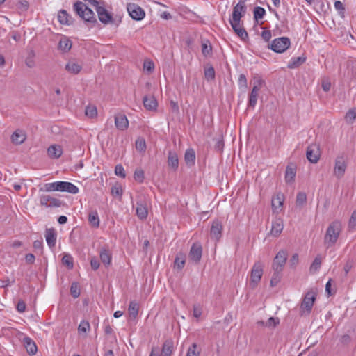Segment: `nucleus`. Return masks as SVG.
<instances>
[{"instance_id": "45", "label": "nucleus", "mask_w": 356, "mask_h": 356, "mask_svg": "<svg viewBox=\"0 0 356 356\" xmlns=\"http://www.w3.org/2000/svg\"><path fill=\"white\" fill-rule=\"evenodd\" d=\"M215 74V70L212 66L204 70V76L207 81L214 80Z\"/></svg>"}, {"instance_id": "60", "label": "nucleus", "mask_w": 356, "mask_h": 356, "mask_svg": "<svg viewBox=\"0 0 356 356\" xmlns=\"http://www.w3.org/2000/svg\"><path fill=\"white\" fill-rule=\"evenodd\" d=\"M348 226L350 229H356V211H354L352 213L351 217L349 220Z\"/></svg>"}, {"instance_id": "53", "label": "nucleus", "mask_w": 356, "mask_h": 356, "mask_svg": "<svg viewBox=\"0 0 356 356\" xmlns=\"http://www.w3.org/2000/svg\"><path fill=\"white\" fill-rule=\"evenodd\" d=\"M90 329V323L87 321H81L78 330L80 332L86 333Z\"/></svg>"}, {"instance_id": "17", "label": "nucleus", "mask_w": 356, "mask_h": 356, "mask_svg": "<svg viewBox=\"0 0 356 356\" xmlns=\"http://www.w3.org/2000/svg\"><path fill=\"white\" fill-rule=\"evenodd\" d=\"M231 26L234 32L243 41L248 38V34L244 28L240 26V22H230Z\"/></svg>"}, {"instance_id": "22", "label": "nucleus", "mask_w": 356, "mask_h": 356, "mask_svg": "<svg viewBox=\"0 0 356 356\" xmlns=\"http://www.w3.org/2000/svg\"><path fill=\"white\" fill-rule=\"evenodd\" d=\"M26 138V135L25 132L20 129L16 130L11 136V140L15 145L23 143Z\"/></svg>"}, {"instance_id": "9", "label": "nucleus", "mask_w": 356, "mask_h": 356, "mask_svg": "<svg viewBox=\"0 0 356 356\" xmlns=\"http://www.w3.org/2000/svg\"><path fill=\"white\" fill-rule=\"evenodd\" d=\"M287 257L286 251L283 250L279 251L273 259L272 268H276V270H283L287 260Z\"/></svg>"}, {"instance_id": "3", "label": "nucleus", "mask_w": 356, "mask_h": 356, "mask_svg": "<svg viewBox=\"0 0 356 356\" xmlns=\"http://www.w3.org/2000/svg\"><path fill=\"white\" fill-rule=\"evenodd\" d=\"M348 165V156L345 153L338 154L335 159L334 175L337 179L342 178Z\"/></svg>"}, {"instance_id": "64", "label": "nucleus", "mask_w": 356, "mask_h": 356, "mask_svg": "<svg viewBox=\"0 0 356 356\" xmlns=\"http://www.w3.org/2000/svg\"><path fill=\"white\" fill-rule=\"evenodd\" d=\"M90 265H91L92 269H93L94 270H96L99 267V261L95 257H93L90 259Z\"/></svg>"}, {"instance_id": "39", "label": "nucleus", "mask_w": 356, "mask_h": 356, "mask_svg": "<svg viewBox=\"0 0 356 356\" xmlns=\"http://www.w3.org/2000/svg\"><path fill=\"white\" fill-rule=\"evenodd\" d=\"M284 201V195L281 193L277 194L275 197L272 199V207L275 209H277L282 206Z\"/></svg>"}, {"instance_id": "5", "label": "nucleus", "mask_w": 356, "mask_h": 356, "mask_svg": "<svg viewBox=\"0 0 356 356\" xmlns=\"http://www.w3.org/2000/svg\"><path fill=\"white\" fill-rule=\"evenodd\" d=\"M291 40L287 37H280L274 39L268 44V48L275 53L281 54L290 47Z\"/></svg>"}, {"instance_id": "35", "label": "nucleus", "mask_w": 356, "mask_h": 356, "mask_svg": "<svg viewBox=\"0 0 356 356\" xmlns=\"http://www.w3.org/2000/svg\"><path fill=\"white\" fill-rule=\"evenodd\" d=\"M186 256L182 252H179L175 259L174 267L179 270H181L185 265Z\"/></svg>"}, {"instance_id": "7", "label": "nucleus", "mask_w": 356, "mask_h": 356, "mask_svg": "<svg viewBox=\"0 0 356 356\" xmlns=\"http://www.w3.org/2000/svg\"><path fill=\"white\" fill-rule=\"evenodd\" d=\"M127 9L131 17L134 20H142L145 16L144 10L137 4L128 3Z\"/></svg>"}, {"instance_id": "37", "label": "nucleus", "mask_w": 356, "mask_h": 356, "mask_svg": "<svg viewBox=\"0 0 356 356\" xmlns=\"http://www.w3.org/2000/svg\"><path fill=\"white\" fill-rule=\"evenodd\" d=\"M139 305L134 301H131L129 305L128 311L130 317L135 319L138 314Z\"/></svg>"}, {"instance_id": "54", "label": "nucleus", "mask_w": 356, "mask_h": 356, "mask_svg": "<svg viewBox=\"0 0 356 356\" xmlns=\"http://www.w3.org/2000/svg\"><path fill=\"white\" fill-rule=\"evenodd\" d=\"M238 84L240 88L245 89L248 87L247 84V79L246 76L243 74H241L239 75L238 79Z\"/></svg>"}, {"instance_id": "11", "label": "nucleus", "mask_w": 356, "mask_h": 356, "mask_svg": "<svg viewBox=\"0 0 356 356\" xmlns=\"http://www.w3.org/2000/svg\"><path fill=\"white\" fill-rule=\"evenodd\" d=\"M96 12L98 15V18L102 23H103L104 24L113 23V18L111 13H110L104 8V6L98 7L97 8Z\"/></svg>"}, {"instance_id": "23", "label": "nucleus", "mask_w": 356, "mask_h": 356, "mask_svg": "<svg viewBox=\"0 0 356 356\" xmlns=\"http://www.w3.org/2000/svg\"><path fill=\"white\" fill-rule=\"evenodd\" d=\"M58 20L61 24L70 25L73 23L72 17L65 10H60L58 13Z\"/></svg>"}, {"instance_id": "58", "label": "nucleus", "mask_w": 356, "mask_h": 356, "mask_svg": "<svg viewBox=\"0 0 356 356\" xmlns=\"http://www.w3.org/2000/svg\"><path fill=\"white\" fill-rule=\"evenodd\" d=\"M51 196L49 195H42L40 197V203L42 206L48 207Z\"/></svg>"}, {"instance_id": "63", "label": "nucleus", "mask_w": 356, "mask_h": 356, "mask_svg": "<svg viewBox=\"0 0 356 356\" xmlns=\"http://www.w3.org/2000/svg\"><path fill=\"white\" fill-rule=\"evenodd\" d=\"M272 37L271 31L270 30H264L261 33V38L265 42H269Z\"/></svg>"}, {"instance_id": "20", "label": "nucleus", "mask_w": 356, "mask_h": 356, "mask_svg": "<svg viewBox=\"0 0 356 356\" xmlns=\"http://www.w3.org/2000/svg\"><path fill=\"white\" fill-rule=\"evenodd\" d=\"M82 69V65L74 60H69L65 67V70L72 74H79Z\"/></svg>"}, {"instance_id": "61", "label": "nucleus", "mask_w": 356, "mask_h": 356, "mask_svg": "<svg viewBox=\"0 0 356 356\" xmlns=\"http://www.w3.org/2000/svg\"><path fill=\"white\" fill-rule=\"evenodd\" d=\"M224 140L222 138H219L216 140V144L214 145V149L217 152H221L224 148Z\"/></svg>"}, {"instance_id": "13", "label": "nucleus", "mask_w": 356, "mask_h": 356, "mask_svg": "<svg viewBox=\"0 0 356 356\" xmlns=\"http://www.w3.org/2000/svg\"><path fill=\"white\" fill-rule=\"evenodd\" d=\"M202 255V248L200 243H193L189 252V258L195 263H198Z\"/></svg>"}, {"instance_id": "48", "label": "nucleus", "mask_w": 356, "mask_h": 356, "mask_svg": "<svg viewBox=\"0 0 356 356\" xmlns=\"http://www.w3.org/2000/svg\"><path fill=\"white\" fill-rule=\"evenodd\" d=\"M70 293L72 296L74 298H76L80 296V289L77 283L73 282L71 284Z\"/></svg>"}, {"instance_id": "52", "label": "nucleus", "mask_w": 356, "mask_h": 356, "mask_svg": "<svg viewBox=\"0 0 356 356\" xmlns=\"http://www.w3.org/2000/svg\"><path fill=\"white\" fill-rule=\"evenodd\" d=\"M136 148L139 152H144L146 149V143L143 138H139L136 141Z\"/></svg>"}, {"instance_id": "25", "label": "nucleus", "mask_w": 356, "mask_h": 356, "mask_svg": "<svg viewBox=\"0 0 356 356\" xmlns=\"http://www.w3.org/2000/svg\"><path fill=\"white\" fill-rule=\"evenodd\" d=\"M46 241L49 248H53L56 245V233L54 229H47L45 231Z\"/></svg>"}, {"instance_id": "28", "label": "nucleus", "mask_w": 356, "mask_h": 356, "mask_svg": "<svg viewBox=\"0 0 356 356\" xmlns=\"http://www.w3.org/2000/svg\"><path fill=\"white\" fill-rule=\"evenodd\" d=\"M259 91V88L257 86H254L252 91L249 95V99H248V107L254 108L257 102V97H258V92Z\"/></svg>"}, {"instance_id": "14", "label": "nucleus", "mask_w": 356, "mask_h": 356, "mask_svg": "<svg viewBox=\"0 0 356 356\" xmlns=\"http://www.w3.org/2000/svg\"><path fill=\"white\" fill-rule=\"evenodd\" d=\"M246 10V6L245 3L238 2L233 8L232 19L229 22H240L241 18L242 17L243 13H245Z\"/></svg>"}, {"instance_id": "24", "label": "nucleus", "mask_w": 356, "mask_h": 356, "mask_svg": "<svg viewBox=\"0 0 356 356\" xmlns=\"http://www.w3.org/2000/svg\"><path fill=\"white\" fill-rule=\"evenodd\" d=\"M168 165L174 171H176L179 167V159L176 152L170 151L168 156Z\"/></svg>"}, {"instance_id": "47", "label": "nucleus", "mask_w": 356, "mask_h": 356, "mask_svg": "<svg viewBox=\"0 0 356 356\" xmlns=\"http://www.w3.org/2000/svg\"><path fill=\"white\" fill-rule=\"evenodd\" d=\"M197 346L193 343L188 349L186 356H200V351L197 350Z\"/></svg>"}, {"instance_id": "12", "label": "nucleus", "mask_w": 356, "mask_h": 356, "mask_svg": "<svg viewBox=\"0 0 356 356\" xmlns=\"http://www.w3.org/2000/svg\"><path fill=\"white\" fill-rule=\"evenodd\" d=\"M222 229L223 227L220 220H213L210 231V236L211 238L218 241L221 238Z\"/></svg>"}, {"instance_id": "43", "label": "nucleus", "mask_w": 356, "mask_h": 356, "mask_svg": "<svg viewBox=\"0 0 356 356\" xmlns=\"http://www.w3.org/2000/svg\"><path fill=\"white\" fill-rule=\"evenodd\" d=\"M307 202V195L304 192H299L296 196V203L297 206L302 207Z\"/></svg>"}, {"instance_id": "6", "label": "nucleus", "mask_w": 356, "mask_h": 356, "mask_svg": "<svg viewBox=\"0 0 356 356\" xmlns=\"http://www.w3.org/2000/svg\"><path fill=\"white\" fill-rule=\"evenodd\" d=\"M263 264L259 261L254 263L250 273V284L252 288H254L260 282L263 275Z\"/></svg>"}, {"instance_id": "19", "label": "nucleus", "mask_w": 356, "mask_h": 356, "mask_svg": "<svg viewBox=\"0 0 356 356\" xmlns=\"http://www.w3.org/2000/svg\"><path fill=\"white\" fill-rule=\"evenodd\" d=\"M147 208L143 200L136 202V215L140 220H145L147 217Z\"/></svg>"}, {"instance_id": "15", "label": "nucleus", "mask_w": 356, "mask_h": 356, "mask_svg": "<svg viewBox=\"0 0 356 356\" xmlns=\"http://www.w3.org/2000/svg\"><path fill=\"white\" fill-rule=\"evenodd\" d=\"M144 107L149 111H156L158 102L154 96H145L143 99Z\"/></svg>"}, {"instance_id": "21", "label": "nucleus", "mask_w": 356, "mask_h": 356, "mask_svg": "<svg viewBox=\"0 0 356 356\" xmlns=\"http://www.w3.org/2000/svg\"><path fill=\"white\" fill-rule=\"evenodd\" d=\"M23 343L27 353L29 355H33L37 353V346L31 338L28 337H24L23 339Z\"/></svg>"}, {"instance_id": "40", "label": "nucleus", "mask_w": 356, "mask_h": 356, "mask_svg": "<svg viewBox=\"0 0 356 356\" xmlns=\"http://www.w3.org/2000/svg\"><path fill=\"white\" fill-rule=\"evenodd\" d=\"M321 262H322L321 257L320 255H318L314 259V261L312 262V264L310 266V268H309L310 271L312 273H316L317 271H318V270L320 269L321 266Z\"/></svg>"}, {"instance_id": "16", "label": "nucleus", "mask_w": 356, "mask_h": 356, "mask_svg": "<svg viewBox=\"0 0 356 356\" xmlns=\"http://www.w3.org/2000/svg\"><path fill=\"white\" fill-rule=\"evenodd\" d=\"M115 124L120 130H125L129 126V121L125 115L118 113L115 115Z\"/></svg>"}, {"instance_id": "50", "label": "nucleus", "mask_w": 356, "mask_h": 356, "mask_svg": "<svg viewBox=\"0 0 356 356\" xmlns=\"http://www.w3.org/2000/svg\"><path fill=\"white\" fill-rule=\"evenodd\" d=\"M85 113L88 117L92 118L97 114V108L94 106H88L86 108Z\"/></svg>"}, {"instance_id": "59", "label": "nucleus", "mask_w": 356, "mask_h": 356, "mask_svg": "<svg viewBox=\"0 0 356 356\" xmlns=\"http://www.w3.org/2000/svg\"><path fill=\"white\" fill-rule=\"evenodd\" d=\"M62 205V201L59 199L51 197L48 207H60Z\"/></svg>"}, {"instance_id": "62", "label": "nucleus", "mask_w": 356, "mask_h": 356, "mask_svg": "<svg viewBox=\"0 0 356 356\" xmlns=\"http://www.w3.org/2000/svg\"><path fill=\"white\" fill-rule=\"evenodd\" d=\"M354 266V262H353V259H348L345 266H344V268H343V270H344V272H345V274L347 275L349 271L352 269V268Z\"/></svg>"}, {"instance_id": "38", "label": "nucleus", "mask_w": 356, "mask_h": 356, "mask_svg": "<svg viewBox=\"0 0 356 356\" xmlns=\"http://www.w3.org/2000/svg\"><path fill=\"white\" fill-rule=\"evenodd\" d=\"M296 168L288 165L285 172V180L286 182H292L296 177Z\"/></svg>"}, {"instance_id": "44", "label": "nucleus", "mask_w": 356, "mask_h": 356, "mask_svg": "<svg viewBox=\"0 0 356 356\" xmlns=\"http://www.w3.org/2000/svg\"><path fill=\"white\" fill-rule=\"evenodd\" d=\"M154 69V64L152 60L149 59H147L144 61L143 63V70L145 72H146L147 74H151Z\"/></svg>"}, {"instance_id": "57", "label": "nucleus", "mask_w": 356, "mask_h": 356, "mask_svg": "<svg viewBox=\"0 0 356 356\" xmlns=\"http://www.w3.org/2000/svg\"><path fill=\"white\" fill-rule=\"evenodd\" d=\"M279 323H280V320L278 318L270 317L266 322V326L268 327H275L277 326V325L279 324Z\"/></svg>"}, {"instance_id": "36", "label": "nucleus", "mask_w": 356, "mask_h": 356, "mask_svg": "<svg viewBox=\"0 0 356 356\" xmlns=\"http://www.w3.org/2000/svg\"><path fill=\"white\" fill-rule=\"evenodd\" d=\"M273 273L270 279V286L274 287L280 282L283 270H276V268H273Z\"/></svg>"}, {"instance_id": "4", "label": "nucleus", "mask_w": 356, "mask_h": 356, "mask_svg": "<svg viewBox=\"0 0 356 356\" xmlns=\"http://www.w3.org/2000/svg\"><path fill=\"white\" fill-rule=\"evenodd\" d=\"M316 299V293L313 291H308L303 298L300 305V315L309 314Z\"/></svg>"}, {"instance_id": "55", "label": "nucleus", "mask_w": 356, "mask_h": 356, "mask_svg": "<svg viewBox=\"0 0 356 356\" xmlns=\"http://www.w3.org/2000/svg\"><path fill=\"white\" fill-rule=\"evenodd\" d=\"M111 194L113 196H120L122 195V186L119 184H116L111 188Z\"/></svg>"}, {"instance_id": "49", "label": "nucleus", "mask_w": 356, "mask_h": 356, "mask_svg": "<svg viewBox=\"0 0 356 356\" xmlns=\"http://www.w3.org/2000/svg\"><path fill=\"white\" fill-rule=\"evenodd\" d=\"M134 179L138 183H142L144 180V171L142 169H136L134 173Z\"/></svg>"}, {"instance_id": "33", "label": "nucleus", "mask_w": 356, "mask_h": 356, "mask_svg": "<svg viewBox=\"0 0 356 356\" xmlns=\"http://www.w3.org/2000/svg\"><path fill=\"white\" fill-rule=\"evenodd\" d=\"M202 53L204 56L208 57L212 55V46L209 40L205 39L202 40Z\"/></svg>"}, {"instance_id": "29", "label": "nucleus", "mask_w": 356, "mask_h": 356, "mask_svg": "<svg viewBox=\"0 0 356 356\" xmlns=\"http://www.w3.org/2000/svg\"><path fill=\"white\" fill-rule=\"evenodd\" d=\"M283 230V223L280 219L273 221L272 223V228L270 234L274 236H279Z\"/></svg>"}, {"instance_id": "27", "label": "nucleus", "mask_w": 356, "mask_h": 356, "mask_svg": "<svg viewBox=\"0 0 356 356\" xmlns=\"http://www.w3.org/2000/svg\"><path fill=\"white\" fill-rule=\"evenodd\" d=\"M174 343L171 339L164 341L162 346V356H171L173 353Z\"/></svg>"}, {"instance_id": "2", "label": "nucleus", "mask_w": 356, "mask_h": 356, "mask_svg": "<svg viewBox=\"0 0 356 356\" xmlns=\"http://www.w3.org/2000/svg\"><path fill=\"white\" fill-rule=\"evenodd\" d=\"M74 10L76 14L86 22L91 24L92 26L97 24V20L94 12L81 1H77L74 4Z\"/></svg>"}, {"instance_id": "51", "label": "nucleus", "mask_w": 356, "mask_h": 356, "mask_svg": "<svg viewBox=\"0 0 356 356\" xmlns=\"http://www.w3.org/2000/svg\"><path fill=\"white\" fill-rule=\"evenodd\" d=\"M56 184L57 181L45 184L44 186V188H40V191H44L47 192L57 191Z\"/></svg>"}, {"instance_id": "26", "label": "nucleus", "mask_w": 356, "mask_h": 356, "mask_svg": "<svg viewBox=\"0 0 356 356\" xmlns=\"http://www.w3.org/2000/svg\"><path fill=\"white\" fill-rule=\"evenodd\" d=\"M62 153V147L58 145H51L47 149L48 156L51 159H58Z\"/></svg>"}, {"instance_id": "8", "label": "nucleus", "mask_w": 356, "mask_h": 356, "mask_svg": "<svg viewBox=\"0 0 356 356\" xmlns=\"http://www.w3.org/2000/svg\"><path fill=\"white\" fill-rule=\"evenodd\" d=\"M307 159L312 163H316L321 156L319 145L314 143L309 145L306 151Z\"/></svg>"}, {"instance_id": "32", "label": "nucleus", "mask_w": 356, "mask_h": 356, "mask_svg": "<svg viewBox=\"0 0 356 356\" xmlns=\"http://www.w3.org/2000/svg\"><path fill=\"white\" fill-rule=\"evenodd\" d=\"M72 41L67 37H63L58 43V49L63 52L69 51L72 48Z\"/></svg>"}, {"instance_id": "56", "label": "nucleus", "mask_w": 356, "mask_h": 356, "mask_svg": "<svg viewBox=\"0 0 356 356\" xmlns=\"http://www.w3.org/2000/svg\"><path fill=\"white\" fill-rule=\"evenodd\" d=\"M115 173L116 175H118L122 178H124L126 177L124 167L121 164H118L115 166Z\"/></svg>"}, {"instance_id": "31", "label": "nucleus", "mask_w": 356, "mask_h": 356, "mask_svg": "<svg viewBox=\"0 0 356 356\" xmlns=\"http://www.w3.org/2000/svg\"><path fill=\"white\" fill-rule=\"evenodd\" d=\"M99 257L102 262L105 266H109L111 261V253L108 248H102L99 252Z\"/></svg>"}, {"instance_id": "1", "label": "nucleus", "mask_w": 356, "mask_h": 356, "mask_svg": "<svg viewBox=\"0 0 356 356\" xmlns=\"http://www.w3.org/2000/svg\"><path fill=\"white\" fill-rule=\"evenodd\" d=\"M341 231V224L339 221L332 222L326 231L324 236V243L326 248H329L335 245Z\"/></svg>"}, {"instance_id": "10", "label": "nucleus", "mask_w": 356, "mask_h": 356, "mask_svg": "<svg viewBox=\"0 0 356 356\" xmlns=\"http://www.w3.org/2000/svg\"><path fill=\"white\" fill-rule=\"evenodd\" d=\"M57 191L67 192L72 194H76L79 193V188L74 184L68 181H57Z\"/></svg>"}, {"instance_id": "34", "label": "nucleus", "mask_w": 356, "mask_h": 356, "mask_svg": "<svg viewBox=\"0 0 356 356\" xmlns=\"http://www.w3.org/2000/svg\"><path fill=\"white\" fill-rule=\"evenodd\" d=\"M306 60L305 56H299V57H293L291 59L290 62L288 63L287 67L289 69H294L298 67L302 63H304Z\"/></svg>"}, {"instance_id": "30", "label": "nucleus", "mask_w": 356, "mask_h": 356, "mask_svg": "<svg viewBox=\"0 0 356 356\" xmlns=\"http://www.w3.org/2000/svg\"><path fill=\"white\" fill-rule=\"evenodd\" d=\"M184 160L186 165L189 167L193 166L195 162V153L193 149H186L184 154Z\"/></svg>"}, {"instance_id": "18", "label": "nucleus", "mask_w": 356, "mask_h": 356, "mask_svg": "<svg viewBox=\"0 0 356 356\" xmlns=\"http://www.w3.org/2000/svg\"><path fill=\"white\" fill-rule=\"evenodd\" d=\"M88 220L90 225L95 228L99 227V218L96 209H90L88 213Z\"/></svg>"}, {"instance_id": "46", "label": "nucleus", "mask_w": 356, "mask_h": 356, "mask_svg": "<svg viewBox=\"0 0 356 356\" xmlns=\"http://www.w3.org/2000/svg\"><path fill=\"white\" fill-rule=\"evenodd\" d=\"M356 118V107L352 109H350L345 115V119L346 122L349 123L353 122V121Z\"/></svg>"}, {"instance_id": "41", "label": "nucleus", "mask_w": 356, "mask_h": 356, "mask_svg": "<svg viewBox=\"0 0 356 356\" xmlns=\"http://www.w3.org/2000/svg\"><path fill=\"white\" fill-rule=\"evenodd\" d=\"M62 263L66 266L68 269H72L74 267V261L72 257L69 254H65L62 258Z\"/></svg>"}, {"instance_id": "42", "label": "nucleus", "mask_w": 356, "mask_h": 356, "mask_svg": "<svg viewBox=\"0 0 356 356\" xmlns=\"http://www.w3.org/2000/svg\"><path fill=\"white\" fill-rule=\"evenodd\" d=\"M266 14V10L264 8L257 6L254 9V18L256 21L261 19Z\"/></svg>"}]
</instances>
